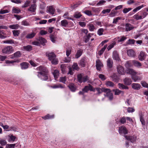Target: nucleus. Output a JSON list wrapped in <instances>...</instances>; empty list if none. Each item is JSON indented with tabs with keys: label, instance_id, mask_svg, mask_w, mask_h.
<instances>
[{
	"label": "nucleus",
	"instance_id": "1",
	"mask_svg": "<svg viewBox=\"0 0 148 148\" xmlns=\"http://www.w3.org/2000/svg\"><path fill=\"white\" fill-rule=\"evenodd\" d=\"M37 69L40 71L37 73L38 77L42 80H47L49 76L48 71L47 69L45 67L40 66L37 68Z\"/></svg>",
	"mask_w": 148,
	"mask_h": 148
},
{
	"label": "nucleus",
	"instance_id": "2",
	"mask_svg": "<svg viewBox=\"0 0 148 148\" xmlns=\"http://www.w3.org/2000/svg\"><path fill=\"white\" fill-rule=\"evenodd\" d=\"M78 81L80 83H85L89 80V77L87 75H84L82 74H80L77 75Z\"/></svg>",
	"mask_w": 148,
	"mask_h": 148
},
{
	"label": "nucleus",
	"instance_id": "3",
	"mask_svg": "<svg viewBox=\"0 0 148 148\" xmlns=\"http://www.w3.org/2000/svg\"><path fill=\"white\" fill-rule=\"evenodd\" d=\"M14 51L13 47L11 46H8L4 47L2 50L3 53L9 54L12 53Z\"/></svg>",
	"mask_w": 148,
	"mask_h": 148
},
{
	"label": "nucleus",
	"instance_id": "4",
	"mask_svg": "<svg viewBox=\"0 0 148 148\" xmlns=\"http://www.w3.org/2000/svg\"><path fill=\"white\" fill-rule=\"evenodd\" d=\"M103 92L106 93V94L104 95L105 96L108 97L110 100L112 99L113 98V94L110 89L105 88L103 90Z\"/></svg>",
	"mask_w": 148,
	"mask_h": 148
},
{
	"label": "nucleus",
	"instance_id": "5",
	"mask_svg": "<svg viewBox=\"0 0 148 148\" xmlns=\"http://www.w3.org/2000/svg\"><path fill=\"white\" fill-rule=\"evenodd\" d=\"M119 132L120 134L126 135L128 133V130L125 127L122 126L119 127Z\"/></svg>",
	"mask_w": 148,
	"mask_h": 148
},
{
	"label": "nucleus",
	"instance_id": "6",
	"mask_svg": "<svg viewBox=\"0 0 148 148\" xmlns=\"http://www.w3.org/2000/svg\"><path fill=\"white\" fill-rule=\"evenodd\" d=\"M124 137L127 140H130L132 143H134L136 140L137 137L135 136H128L124 135Z\"/></svg>",
	"mask_w": 148,
	"mask_h": 148
},
{
	"label": "nucleus",
	"instance_id": "7",
	"mask_svg": "<svg viewBox=\"0 0 148 148\" xmlns=\"http://www.w3.org/2000/svg\"><path fill=\"white\" fill-rule=\"evenodd\" d=\"M146 54L145 52L143 51H140L138 57L139 60L141 61L145 60L146 58Z\"/></svg>",
	"mask_w": 148,
	"mask_h": 148
},
{
	"label": "nucleus",
	"instance_id": "8",
	"mask_svg": "<svg viewBox=\"0 0 148 148\" xmlns=\"http://www.w3.org/2000/svg\"><path fill=\"white\" fill-rule=\"evenodd\" d=\"M117 70L119 74L121 75L125 74L124 69L122 66L121 65L118 66L117 67Z\"/></svg>",
	"mask_w": 148,
	"mask_h": 148
},
{
	"label": "nucleus",
	"instance_id": "9",
	"mask_svg": "<svg viewBox=\"0 0 148 148\" xmlns=\"http://www.w3.org/2000/svg\"><path fill=\"white\" fill-rule=\"evenodd\" d=\"M96 66L98 70L100 71L101 68L103 67V65L99 59H97L96 61Z\"/></svg>",
	"mask_w": 148,
	"mask_h": 148
},
{
	"label": "nucleus",
	"instance_id": "10",
	"mask_svg": "<svg viewBox=\"0 0 148 148\" xmlns=\"http://www.w3.org/2000/svg\"><path fill=\"white\" fill-rule=\"evenodd\" d=\"M70 90L73 92H75L77 89V87L75 84L71 83L68 86Z\"/></svg>",
	"mask_w": 148,
	"mask_h": 148
},
{
	"label": "nucleus",
	"instance_id": "11",
	"mask_svg": "<svg viewBox=\"0 0 148 148\" xmlns=\"http://www.w3.org/2000/svg\"><path fill=\"white\" fill-rule=\"evenodd\" d=\"M126 72L127 74L130 75L131 76L136 75L137 73L134 69L130 68L126 70Z\"/></svg>",
	"mask_w": 148,
	"mask_h": 148
},
{
	"label": "nucleus",
	"instance_id": "12",
	"mask_svg": "<svg viewBox=\"0 0 148 148\" xmlns=\"http://www.w3.org/2000/svg\"><path fill=\"white\" fill-rule=\"evenodd\" d=\"M46 55L49 61L56 57V55L53 52L47 53Z\"/></svg>",
	"mask_w": 148,
	"mask_h": 148
},
{
	"label": "nucleus",
	"instance_id": "13",
	"mask_svg": "<svg viewBox=\"0 0 148 148\" xmlns=\"http://www.w3.org/2000/svg\"><path fill=\"white\" fill-rule=\"evenodd\" d=\"M123 82L126 85L129 86L131 84L132 81L131 79L127 77L124 79Z\"/></svg>",
	"mask_w": 148,
	"mask_h": 148
},
{
	"label": "nucleus",
	"instance_id": "14",
	"mask_svg": "<svg viewBox=\"0 0 148 148\" xmlns=\"http://www.w3.org/2000/svg\"><path fill=\"white\" fill-rule=\"evenodd\" d=\"M92 86L90 84H89L88 86H86L82 89V90L84 92H87L89 90L91 91H93Z\"/></svg>",
	"mask_w": 148,
	"mask_h": 148
},
{
	"label": "nucleus",
	"instance_id": "15",
	"mask_svg": "<svg viewBox=\"0 0 148 148\" xmlns=\"http://www.w3.org/2000/svg\"><path fill=\"white\" fill-rule=\"evenodd\" d=\"M132 88L136 90H138L141 87L140 85L138 83H133L131 85Z\"/></svg>",
	"mask_w": 148,
	"mask_h": 148
},
{
	"label": "nucleus",
	"instance_id": "16",
	"mask_svg": "<svg viewBox=\"0 0 148 148\" xmlns=\"http://www.w3.org/2000/svg\"><path fill=\"white\" fill-rule=\"evenodd\" d=\"M127 53L130 57H134L136 56V53L133 50L130 49L127 51Z\"/></svg>",
	"mask_w": 148,
	"mask_h": 148
},
{
	"label": "nucleus",
	"instance_id": "17",
	"mask_svg": "<svg viewBox=\"0 0 148 148\" xmlns=\"http://www.w3.org/2000/svg\"><path fill=\"white\" fill-rule=\"evenodd\" d=\"M36 9V5L35 4H32L27 10L32 12H35Z\"/></svg>",
	"mask_w": 148,
	"mask_h": 148
},
{
	"label": "nucleus",
	"instance_id": "18",
	"mask_svg": "<svg viewBox=\"0 0 148 148\" xmlns=\"http://www.w3.org/2000/svg\"><path fill=\"white\" fill-rule=\"evenodd\" d=\"M112 58L116 60L119 61V54L116 51H114L113 52Z\"/></svg>",
	"mask_w": 148,
	"mask_h": 148
},
{
	"label": "nucleus",
	"instance_id": "19",
	"mask_svg": "<svg viewBox=\"0 0 148 148\" xmlns=\"http://www.w3.org/2000/svg\"><path fill=\"white\" fill-rule=\"evenodd\" d=\"M131 78L135 82L140 81L142 79L141 77L136 75L132 76Z\"/></svg>",
	"mask_w": 148,
	"mask_h": 148
},
{
	"label": "nucleus",
	"instance_id": "20",
	"mask_svg": "<svg viewBox=\"0 0 148 148\" xmlns=\"http://www.w3.org/2000/svg\"><path fill=\"white\" fill-rule=\"evenodd\" d=\"M47 11L52 15L54 14L55 9L52 6H50L47 7Z\"/></svg>",
	"mask_w": 148,
	"mask_h": 148
},
{
	"label": "nucleus",
	"instance_id": "21",
	"mask_svg": "<svg viewBox=\"0 0 148 148\" xmlns=\"http://www.w3.org/2000/svg\"><path fill=\"white\" fill-rule=\"evenodd\" d=\"M113 61L110 58H109L107 61V66L109 68H111L112 67Z\"/></svg>",
	"mask_w": 148,
	"mask_h": 148
},
{
	"label": "nucleus",
	"instance_id": "22",
	"mask_svg": "<svg viewBox=\"0 0 148 148\" xmlns=\"http://www.w3.org/2000/svg\"><path fill=\"white\" fill-rule=\"evenodd\" d=\"M3 42L4 43L14 44V45H16L17 43L16 42L14 41L12 39H10L9 40H4L3 41Z\"/></svg>",
	"mask_w": 148,
	"mask_h": 148
},
{
	"label": "nucleus",
	"instance_id": "23",
	"mask_svg": "<svg viewBox=\"0 0 148 148\" xmlns=\"http://www.w3.org/2000/svg\"><path fill=\"white\" fill-rule=\"evenodd\" d=\"M23 48V50L27 51H30L32 50V47L31 45H28L24 46Z\"/></svg>",
	"mask_w": 148,
	"mask_h": 148
},
{
	"label": "nucleus",
	"instance_id": "24",
	"mask_svg": "<svg viewBox=\"0 0 148 148\" xmlns=\"http://www.w3.org/2000/svg\"><path fill=\"white\" fill-rule=\"evenodd\" d=\"M125 27L126 31H130L134 28V27L130 23H126Z\"/></svg>",
	"mask_w": 148,
	"mask_h": 148
},
{
	"label": "nucleus",
	"instance_id": "25",
	"mask_svg": "<svg viewBox=\"0 0 148 148\" xmlns=\"http://www.w3.org/2000/svg\"><path fill=\"white\" fill-rule=\"evenodd\" d=\"M86 62V58H83L80 61L79 65L82 67H85Z\"/></svg>",
	"mask_w": 148,
	"mask_h": 148
},
{
	"label": "nucleus",
	"instance_id": "26",
	"mask_svg": "<svg viewBox=\"0 0 148 148\" xmlns=\"http://www.w3.org/2000/svg\"><path fill=\"white\" fill-rule=\"evenodd\" d=\"M29 64L26 62H23L21 63L20 65L22 69H25L28 67Z\"/></svg>",
	"mask_w": 148,
	"mask_h": 148
},
{
	"label": "nucleus",
	"instance_id": "27",
	"mask_svg": "<svg viewBox=\"0 0 148 148\" xmlns=\"http://www.w3.org/2000/svg\"><path fill=\"white\" fill-rule=\"evenodd\" d=\"M139 115L140 116V121L141 122L142 125H145V121L143 119V115L142 112H140L139 113Z\"/></svg>",
	"mask_w": 148,
	"mask_h": 148
},
{
	"label": "nucleus",
	"instance_id": "28",
	"mask_svg": "<svg viewBox=\"0 0 148 148\" xmlns=\"http://www.w3.org/2000/svg\"><path fill=\"white\" fill-rule=\"evenodd\" d=\"M118 85L119 88L121 89H129V87L128 86H126L122 84L119 83L118 84Z\"/></svg>",
	"mask_w": 148,
	"mask_h": 148
},
{
	"label": "nucleus",
	"instance_id": "29",
	"mask_svg": "<svg viewBox=\"0 0 148 148\" xmlns=\"http://www.w3.org/2000/svg\"><path fill=\"white\" fill-rule=\"evenodd\" d=\"M68 24V23L66 20H62L61 22V25L62 27H66L67 26Z\"/></svg>",
	"mask_w": 148,
	"mask_h": 148
},
{
	"label": "nucleus",
	"instance_id": "30",
	"mask_svg": "<svg viewBox=\"0 0 148 148\" xmlns=\"http://www.w3.org/2000/svg\"><path fill=\"white\" fill-rule=\"evenodd\" d=\"M36 35V33L34 32H32L31 33L28 34L26 36V38L31 39L33 38Z\"/></svg>",
	"mask_w": 148,
	"mask_h": 148
},
{
	"label": "nucleus",
	"instance_id": "31",
	"mask_svg": "<svg viewBox=\"0 0 148 148\" xmlns=\"http://www.w3.org/2000/svg\"><path fill=\"white\" fill-rule=\"evenodd\" d=\"M50 87L53 88H64V86H62L60 84H58L57 85H55L54 86H49Z\"/></svg>",
	"mask_w": 148,
	"mask_h": 148
},
{
	"label": "nucleus",
	"instance_id": "32",
	"mask_svg": "<svg viewBox=\"0 0 148 148\" xmlns=\"http://www.w3.org/2000/svg\"><path fill=\"white\" fill-rule=\"evenodd\" d=\"M111 77L113 81L117 82H118L119 78L116 74H114L112 75L111 76Z\"/></svg>",
	"mask_w": 148,
	"mask_h": 148
},
{
	"label": "nucleus",
	"instance_id": "33",
	"mask_svg": "<svg viewBox=\"0 0 148 148\" xmlns=\"http://www.w3.org/2000/svg\"><path fill=\"white\" fill-rule=\"evenodd\" d=\"M132 63L135 66L137 67H140L142 66L140 62L136 60H133Z\"/></svg>",
	"mask_w": 148,
	"mask_h": 148
},
{
	"label": "nucleus",
	"instance_id": "34",
	"mask_svg": "<svg viewBox=\"0 0 148 148\" xmlns=\"http://www.w3.org/2000/svg\"><path fill=\"white\" fill-rule=\"evenodd\" d=\"M9 27L12 29H17L19 27V26L18 24L11 25L9 26Z\"/></svg>",
	"mask_w": 148,
	"mask_h": 148
},
{
	"label": "nucleus",
	"instance_id": "35",
	"mask_svg": "<svg viewBox=\"0 0 148 148\" xmlns=\"http://www.w3.org/2000/svg\"><path fill=\"white\" fill-rule=\"evenodd\" d=\"M82 50L79 49L77 50V53L75 55V58H78L79 57L82 55Z\"/></svg>",
	"mask_w": 148,
	"mask_h": 148
},
{
	"label": "nucleus",
	"instance_id": "36",
	"mask_svg": "<svg viewBox=\"0 0 148 148\" xmlns=\"http://www.w3.org/2000/svg\"><path fill=\"white\" fill-rule=\"evenodd\" d=\"M53 74L54 77L55 79H57L58 78V77L59 75V71L57 70H56L53 72Z\"/></svg>",
	"mask_w": 148,
	"mask_h": 148
},
{
	"label": "nucleus",
	"instance_id": "37",
	"mask_svg": "<svg viewBox=\"0 0 148 148\" xmlns=\"http://www.w3.org/2000/svg\"><path fill=\"white\" fill-rule=\"evenodd\" d=\"M113 91L114 92V94L115 95H119L121 93H122L123 94L124 93L123 91L120 90L118 89H116L115 90H113Z\"/></svg>",
	"mask_w": 148,
	"mask_h": 148
},
{
	"label": "nucleus",
	"instance_id": "38",
	"mask_svg": "<svg viewBox=\"0 0 148 148\" xmlns=\"http://www.w3.org/2000/svg\"><path fill=\"white\" fill-rule=\"evenodd\" d=\"M51 61V63L52 64L56 65L58 64V60L57 58L56 57L52 59L51 60H50Z\"/></svg>",
	"mask_w": 148,
	"mask_h": 148
},
{
	"label": "nucleus",
	"instance_id": "39",
	"mask_svg": "<svg viewBox=\"0 0 148 148\" xmlns=\"http://www.w3.org/2000/svg\"><path fill=\"white\" fill-rule=\"evenodd\" d=\"M118 39H119L118 40V42H122L124 41L125 40L127 39V37L124 36H121L120 37H118Z\"/></svg>",
	"mask_w": 148,
	"mask_h": 148
},
{
	"label": "nucleus",
	"instance_id": "40",
	"mask_svg": "<svg viewBox=\"0 0 148 148\" xmlns=\"http://www.w3.org/2000/svg\"><path fill=\"white\" fill-rule=\"evenodd\" d=\"M53 115H50L49 114H47L45 116L42 117V118L45 120L48 119L53 118Z\"/></svg>",
	"mask_w": 148,
	"mask_h": 148
},
{
	"label": "nucleus",
	"instance_id": "41",
	"mask_svg": "<svg viewBox=\"0 0 148 148\" xmlns=\"http://www.w3.org/2000/svg\"><path fill=\"white\" fill-rule=\"evenodd\" d=\"M22 54L20 51H17L13 54L14 58L20 57L21 56Z\"/></svg>",
	"mask_w": 148,
	"mask_h": 148
},
{
	"label": "nucleus",
	"instance_id": "42",
	"mask_svg": "<svg viewBox=\"0 0 148 148\" xmlns=\"http://www.w3.org/2000/svg\"><path fill=\"white\" fill-rule=\"evenodd\" d=\"M105 88H96V90L97 92V95H99L101 93L103 92V90Z\"/></svg>",
	"mask_w": 148,
	"mask_h": 148
},
{
	"label": "nucleus",
	"instance_id": "43",
	"mask_svg": "<svg viewBox=\"0 0 148 148\" xmlns=\"http://www.w3.org/2000/svg\"><path fill=\"white\" fill-rule=\"evenodd\" d=\"M106 85L107 86L114 87V84L112 82L108 81L106 82Z\"/></svg>",
	"mask_w": 148,
	"mask_h": 148
},
{
	"label": "nucleus",
	"instance_id": "44",
	"mask_svg": "<svg viewBox=\"0 0 148 148\" xmlns=\"http://www.w3.org/2000/svg\"><path fill=\"white\" fill-rule=\"evenodd\" d=\"M90 31H93L95 29V28L94 25L92 24H89L88 25Z\"/></svg>",
	"mask_w": 148,
	"mask_h": 148
},
{
	"label": "nucleus",
	"instance_id": "45",
	"mask_svg": "<svg viewBox=\"0 0 148 148\" xmlns=\"http://www.w3.org/2000/svg\"><path fill=\"white\" fill-rule=\"evenodd\" d=\"M39 40L40 43L42 45H44V44L46 42V39L42 37H39Z\"/></svg>",
	"mask_w": 148,
	"mask_h": 148
},
{
	"label": "nucleus",
	"instance_id": "46",
	"mask_svg": "<svg viewBox=\"0 0 148 148\" xmlns=\"http://www.w3.org/2000/svg\"><path fill=\"white\" fill-rule=\"evenodd\" d=\"M107 47V45H104V47L101 49V50L99 51V54L100 55H101L103 53Z\"/></svg>",
	"mask_w": 148,
	"mask_h": 148
},
{
	"label": "nucleus",
	"instance_id": "47",
	"mask_svg": "<svg viewBox=\"0 0 148 148\" xmlns=\"http://www.w3.org/2000/svg\"><path fill=\"white\" fill-rule=\"evenodd\" d=\"M135 42V40L134 39H129L127 42L126 44L128 45L134 44Z\"/></svg>",
	"mask_w": 148,
	"mask_h": 148
},
{
	"label": "nucleus",
	"instance_id": "48",
	"mask_svg": "<svg viewBox=\"0 0 148 148\" xmlns=\"http://www.w3.org/2000/svg\"><path fill=\"white\" fill-rule=\"evenodd\" d=\"M66 66L64 64H61L60 66L61 70L62 73L64 74L66 73L65 69Z\"/></svg>",
	"mask_w": 148,
	"mask_h": 148
},
{
	"label": "nucleus",
	"instance_id": "49",
	"mask_svg": "<svg viewBox=\"0 0 148 148\" xmlns=\"http://www.w3.org/2000/svg\"><path fill=\"white\" fill-rule=\"evenodd\" d=\"M12 32L14 36H18L20 33L19 30H14L12 31Z\"/></svg>",
	"mask_w": 148,
	"mask_h": 148
},
{
	"label": "nucleus",
	"instance_id": "50",
	"mask_svg": "<svg viewBox=\"0 0 148 148\" xmlns=\"http://www.w3.org/2000/svg\"><path fill=\"white\" fill-rule=\"evenodd\" d=\"M66 80V76L62 77H60L59 79L60 82H62L64 84L65 83Z\"/></svg>",
	"mask_w": 148,
	"mask_h": 148
},
{
	"label": "nucleus",
	"instance_id": "51",
	"mask_svg": "<svg viewBox=\"0 0 148 148\" xmlns=\"http://www.w3.org/2000/svg\"><path fill=\"white\" fill-rule=\"evenodd\" d=\"M82 16V15L80 13L76 12L74 15V17L77 18H80Z\"/></svg>",
	"mask_w": 148,
	"mask_h": 148
},
{
	"label": "nucleus",
	"instance_id": "52",
	"mask_svg": "<svg viewBox=\"0 0 148 148\" xmlns=\"http://www.w3.org/2000/svg\"><path fill=\"white\" fill-rule=\"evenodd\" d=\"M132 9V8H125L123 9V12L124 13L126 14L131 10Z\"/></svg>",
	"mask_w": 148,
	"mask_h": 148
},
{
	"label": "nucleus",
	"instance_id": "53",
	"mask_svg": "<svg viewBox=\"0 0 148 148\" xmlns=\"http://www.w3.org/2000/svg\"><path fill=\"white\" fill-rule=\"evenodd\" d=\"M15 145V144H8L6 145V148H14Z\"/></svg>",
	"mask_w": 148,
	"mask_h": 148
},
{
	"label": "nucleus",
	"instance_id": "54",
	"mask_svg": "<svg viewBox=\"0 0 148 148\" xmlns=\"http://www.w3.org/2000/svg\"><path fill=\"white\" fill-rule=\"evenodd\" d=\"M72 68L77 70H78L79 69L77 63H74L72 66Z\"/></svg>",
	"mask_w": 148,
	"mask_h": 148
},
{
	"label": "nucleus",
	"instance_id": "55",
	"mask_svg": "<svg viewBox=\"0 0 148 148\" xmlns=\"http://www.w3.org/2000/svg\"><path fill=\"white\" fill-rule=\"evenodd\" d=\"M10 138H9L8 141L9 142H11V141H14L15 140L16 137L15 136L13 135H11L9 136Z\"/></svg>",
	"mask_w": 148,
	"mask_h": 148
},
{
	"label": "nucleus",
	"instance_id": "56",
	"mask_svg": "<svg viewBox=\"0 0 148 148\" xmlns=\"http://www.w3.org/2000/svg\"><path fill=\"white\" fill-rule=\"evenodd\" d=\"M121 17L119 16L117 17L114 18V19L112 22L113 23L116 24L117 22H118V21L119 20L121 19Z\"/></svg>",
	"mask_w": 148,
	"mask_h": 148
},
{
	"label": "nucleus",
	"instance_id": "57",
	"mask_svg": "<svg viewBox=\"0 0 148 148\" xmlns=\"http://www.w3.org/2000/svg\"><path fill=\"white\" fill-rule=\"evenodd\" d=\"M141 84L142 86L145 88H147L148 89V84L144 81H142L141 82Z\"/></svg>",
	"mask_w": 148,
	"mask_h": 148
},
{
	"label": "nucleus",
	"instance_id": "58",
	"mask_svg": "<svg viewBox=\"0 0 148 148\" xmlns=\"http://www.w3.org/2000/svg\"><path fill=\"white\" fill-rule=\"evenodd\" d=\"M104 32V29L103 28L99 29L97 31V34L99 36L103 34V32Z\"/></svg>",
	"mask_w": 148,
	"mask_h": 148
},
{
	"label": "nucleus",
	"instance_id": "59",
	"mask_svg": "<svg viewBox=\"0 0 148 148\" xmlns=\"http://www.w3.org/2000/svg\"><path fill=\"white\" fill-rule=\"evenodd\" d=\"M144 7V6L143 5H141L138 6L135 9H134L133 10V12H136L137 11L140 10V9L143 8Z\"/></svg>",
	"mask_w": 148,
	"mask_h": 148
},
{
	"label": "nucleus",
	"instance_id": "60",
	"mask_svg": "<svg viewBox=\"0 0 148 148\" xmlns=\"http://www.w3.org/2000/svg\"><path fill=\"white\" fill-rule=\"evenodd\" d=\"M7 143L5 140L2 139H0V144L2 146L5 145Z\"/></svg>",
	"mask_w": 148,
	"mask_h": 148
},
{
	"label": "nucleus",
	"instance_id": "61",
	"mask_svg": "<svg viewBox=\"0 0 148 148\" xmlns=\"http://www.w3.org/2000/svg\"><path fill=\"white\" fill-rule=\"evenodd\" d=\"M120 122L122 124L125 123L126 122V119L125 117H123L121 118Z\"/></svg>",
	"mask_w": 148,
	"mask_h": 148
},
{
	"label": "nucleus",
	"instance_id": "62",
	"mask_svg": "<svg viewBox=\"0 0 148 148\" xmlns=\"http://www.w3.org/2000/svg\"><path fill=\"white\" fill-rule=\"evenodd\" d=\"M12 12L18 14L21 12V10L18 9L13 8L12 9Z\"/></svg>",
	"mask_w": 148,
	"mask_h": 148
},
{
	"label": "nucleus",
	"instance_id": "63",
	"mask_svg": "<svg viewBox=\"0 0 148 148\" xmlns=\"http://www.w3.org/2000/svg\"><path fill=\"white\" fill-rule=\"evenodd\" d=\"M134 18L137 20H141L143 18L141 16H139L137 14L135 15L134 16Z\"/></svg>",
	"mask_w": 148,
	"mask_h": 148
},
{
	"label": "nucleus",
	"instance_id": "64",
	"mask_svg": "<svg viewBox=\"0 0 148 148\" xmlns=\"http://www.w3.org/2000/svg\"><path fill=\"white\" fill-rule=\"evenodd\" d=\"M117 12L113 10H112L110 13L109 15L111 17L115 16Z\"/></svg>",
	"mask_w": 148,
	"mask_h": 148
}]
</instances>
